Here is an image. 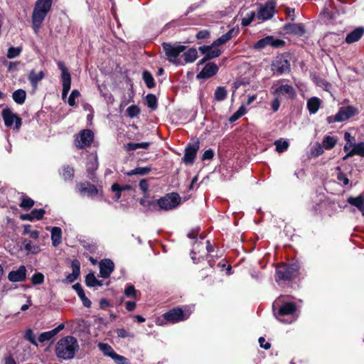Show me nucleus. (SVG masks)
I'll use <instances>...</instances> for the list:
<instances>
[{
	"label": "nucleus",
	"instance_id": "1",
	"mask_svg": "<svg viewBox=\"0 0 364 364\" xmlns=\"http://www.w3.org/2000/svg\"><path fill=\"white\" fill-rule=\"evenodd\" d=\"M79 350L77 339L72 336H67L60 338L55 345V355L60 360L73 359Z\"/></svg>",
	"mask_w": 364,
	"mask_h": 364
},
{
	"label": "nucleus",
	"instance_id": "2",
	"mask_svg": "<svg viewBox=\"0 0 364 364\" xmlns=\"http://www.w3.org/2000/svg\"><path fill=\"white\" fill-rule=\"evenodd\" d=\"M52 6V0H37L31 16L32 28L38 34Z\"/></svg>",
	"mask_w": 364,
	"mask_h": 364
},
{
	"label": "nucleus",
	"instance_id": "3",
	"mask_svg": "<svg viewBox=\"0 0 364 364\" xmlns=\"http://www.w3.org/2000/svg\"><path fill=\"white\" fill-rule=\"evenodd\" d=\"M162 46L169 62L177 66L183 65L181 59H182V54L186 50V47L184 46L178 44L171 45L170 43H164Z\"/></svg>",
	"mask_w": 364,
	"mask_h": 364
},
{
	"label": "nucleus",
	"instance_id": "4",
	"mask_svg": "<svg viewBox=\"0 0 364 364\" xmlns=\"http://www.w3.org/2000/svg\"><path fill=\"white\" fill-rule=\"evenodd\" d=\"M299 265L297 262L282 264L277 268L276 279L291 280L299 275Z\"/></svg>",
	"mask_w": 364,
	"mask_h": 364
},
{
	"label": "nucleus",
	"instance_id": "5",
	"mask_svg": "<svg viewBox=\"0 0 364 364\" xmlns=\"http://www.w3.org/2000/svg\"><path fill=\"white\" fill-rule=\"evenodd\" d=\"M181 202V198L177 193H170L156 200L159 210H171L177 208Z\"/></svg>",
	"mask_w": 364,
	"mask_h": 364
},
{
	"label": "nucleus",
	"instance_id": "6",
	"mask_svg": "<svg viewBox=\"0 0 364 364\" xmlns=\"http://www.w3.org/2000/svg\"><path fill=\"white\" fill-rule=\"evenodd\" d=\"M191 314V308L186 307L184 310L181 308L173 309L163 315L164 318L170 323H176L189 318Z\"/></svg>",
	"mask_w": 364,
	"mask_h": 364
},
{
	"label": "nucleus",
	"instance_id": "7",
	"mask_svg": "<svg viewBox=\"0 0 364 364\" xmlns=\"http://www.w3.org/2000/svg\"><path fill=\"white\" fill-rule=\"evenodd\" d=\"M358 113V109L353 106L342 107L339 109V111L336 115L328 117L327 121L329 124L336 122H343L355 116Z\"/></svg>",
	"mask_w": 364,
	"mask_h": 364
},
{
	"label": "nucleus",
	"instance_id": "8",
	"mask_svg": "<svg viewBox=\"0 0 364 364\" xmlns=\"http://www.w3.org/2000/svg\"><path fill=\"white\" fill-rule=\"evenodd\" d=\"M277 301H276L273 304V308L274 311V315L277 318L278 320H279L282 323H290L292 322L293 319H291L290 321H285L284 319H282V317L284 316H293L294 314L296 311V306L294 303L291 302H287L283 304L279 308L278 313L275 312V306L277 304Z\"/></svg>",
	"mask_w": 364,
	"mask_h": 364
},
{
	"label": "nucleus",
	"instance_id": "9",
	"mask_svg": "<svg viewBox=\"0 0 364 364\" xmlns=\"http://www.w3.org/2000/svg\"><path fill=\"white\" fill-rule=\"evenodd\" d=\"M58 68L61 70V80L63 85L62 98L63 100L67 97L68 93L70 90L71 76L64 63L61 61L58 63Z\"/></svg>",
	"mask_w": 364,
	"mask_h": 364
},
{
	"label": "nucleus",
	"instance_id": "10",
	"mask_svg": "<svg viewBox=\"0 0 364 364\" xmlns=\"http://www.w3.org/2000/svg\"><path fill=\"white\" fill-rule=\"evenodd\" d=\"M4 124L6 127H11L14 124V129L18 130L21 126V119L14 114L10 109H3L1 113Z\"/></svg>",
	"mask_w": 364,
	"mask_h": 364
},
{
	"label": "nucleus",
	"instance_id": "11",
	"mask_svg": "<svg viewBox=\"0 0 364 364\" xmlns=\"http://www.w3.org/2000/svg\"><path fill=\"white\" fill-rule=\"evenodd\" d=\"M93 139L94 134L91 130L83 129L76 136L75 143L76 146L82 149L89 146Z\"/></svg>",
	"mask_w": 364,
	"mask_h": 364
},
{
	"label": "nucleus",
	"instance_id": "12",
	"mask_svg": "<svg viewBox=\"0 0 364 364\" xmlns=\"http://www.w3.org/2000/svg\"><path fill=\"white\" fill-rule=\"evenodd\" d=\"M284 45L283 40L275 38L272 36H267L264 38L259 40L254 46L255 49H262L267 46H270L273 48L282 47Z\"/></svg>",
	"mask_w": 364,
	"mask_h": 364
},
{
	"label": "nucleus",
	"instance_id": "13",
	"mask_svg": "<svg viewBox=\"0 0 364 364\" xmlns=\"http://www.w3.org/2000/svg\"><path fill=\"white\" fill-rule=\"evenodd\" d=\"M272 70L278 75H282L290 70L289 62L284 56H278L273 61Z\"/></svg>",
	"mask_w": 364,
	"mask_h": 364
},
{
	"label": "nucleus",
	"instance_id": "14",
	"mask_svg": "<svg viewBox=\"0 0 364 364\" xmlns=\"http://www.w3.org/2000/svg\"><path fill=\"white\" fill-rule=\"evenodd\" d=\"M275 12V4L274 2H267L261 6L257 13L259 19L266 21L270 19Z\"/></svg>",
	"mask_w": 364,
	"mask_h": 364
},
{
	"label": "nucleus",
	"instance_id": "15",
	"mask_svg": "<svg viewBox=\"0 0 364 364\" xmlns=\"http://www.w3.org/2000/svg\"><path fill=\"white\" fill-rule=\"evenodd\" d=\"M198 149L199 143L198 141L189 144L185 149V154L183 158V162L186 164H192L194 162Z\"/></svg>",
	"mask_w": 364,
	"mask_h": 364
},
{
	"label": "nucleus",
	"instance_id": "16",
	"mask_svg": "<svg viewBox=\"0 0 364 364\" xmlns=\"http://www.w3.org/2000/svg\"><path fill=\"white\" fill-rule=\"evenodd\" d=\"M26 278V268L21 265L16 270L10 272L8 274V279L12 282H23Z\"/></svg>",
	"mask_w": 364,
	"mask_h": 364
},
{
	"label": "nucleus",
	"instance_id": "17",
	"mask_svg": "<svg viewBox=\"0 0 364 364\" xmlns=\"http://www.w3.org/2000/svg\"><path fill=\"white\" fill-rule=\"evenodd\" d=\"M114 264L109 259H105L100 262V274L103 278H108L113 272Z\"/></svg>",
	"mask_w": 364,
	"mask_h": 364
},
{
	"label": "nucleus",
	"instance_id": "18",
	"mask_svg": "<svg viewBox=\"0 0 364 364\" xmlns=\"http://www.w3.org/2000/svg\"><path fill=\"white\" fill-rule=\"evenodd\" d=\"M218 70V66L213 63L205 65L203 70L197 75L198 79H206L215 75Z\"/></svg>",
	"mask_w": 364,
	"mask_h": 364
},
{
	"label": "nucleus",
	"instance_id": "19",
	"mask_svg": "<svg viewBox=\"0 0 364 364\" xmlns=\"http://www.w3.org/2000/svg\"><path fill=\"white\" fill-rule=\"evenodd\" d=\"M274 94L278 96H285L291 99L296 97L295 90L290 85H282L279 86L274 90Z\"/></svg>",
	"mask_w": 364,
	"mask_h": 364
},
{
	"label": "nucleus",
	"instance_id": "20",
	"mask_svg": "<svg viewBox=\"0 0 364 364\" xmlns=\"http://www.w3.org/2000/svg\"><path fill=\"white\" fill-rule=\"evenodd\" d=\"M77 188L79 193L82 195L87 194L89 196L93 197L98 194L97 188L92 184L89 183H80L77 185Z\"/></svg>",
	"mask_w": 364,
	"mask_h": 364
},
{
	"label": "nucleus",
	"instance_id": "21",
	"mask_svg": "<svg viewBox=\"0 0 364 364\" xmlns=\"http://www.w3.org/2000/svg\"><path fill=\"white\" fill-rule=\"evenodd\" d=\"M284 30L287 33L302 36L306 32L305 27L301 23H287L284 26Z\"/></svg>",
	"mask_w": 364,
	"mask_h": 364
},
{
	"label": "nucleus",
	"instance_id": "22",
	"mask_svg": "<svg viewBox=\"0 0 364 364\" xmlns=\"http://www.w3.org/2000/svg\"><path fill=\"white\" fill-rule=\"evenodd\" d=\"M71 267H72V273L69 274L65 279V282L67 283H72L75 282L76 279H77L80 272V262L77 259H74L72 261L71 263Z\"/></svg>",
	"mask_w": 364,
	"mask_h": 364
},
{
	"label": "nucleus",
	"instance_id": "23",
	"mask_svg": "<svg viewBox=\"0 0 364 364\" xmlns=\"http://www.w3.org/2000/svg\"><path fill=\"white\" fill-rule=\"evenodd\" d=\"M238 33V29L231 28L226 33L222 35L220 38L216 39L213 43V46H220L221 45L225 44L229 40H230L233 36H236Z\"/></svg>",
	"mask_w": 364,
	"mask_h": 364
},
{
	"label": "nucleus",
	"instance_id": "24",
	"mask_svg": "<svg viewBox=\"0 0 364 364\" xmlns=\"http://www.w3.org/2000/svg\"><path fill=\"white\" fill-rule=\"evenodd\" d=\"M214 47L215 46L213 44L210 46H200L199 50L202 53L206 55L207 58L212 59L218 57L221 54L220 50Z\"/></svg>",
	"mask_w": 364,
	"mask_h": 364
},
{
	"label": "nucleus",
	"instance_id": "25",
	"mask_svg": "<svg viewBox=\"0 0 364 364\" xmlns=\"http://www.w3.org/2000/svg\"><path fill=\"white\" fill-rule=\"evenodd\" d=\"M331 4L334 6L336 9L341 10H344L346 9L344 6H343V5H345L346 4L344 0H336V1H334V0H329V3L326 4L325 9L323 12L321 14V15L323 16L324 18L326 16L331 18V11L329 9L331 7Z\"/></svg>",
	"mask_w": 364,
	"mask_h": 364
},
{
	"label": "nucleus",
	"instance_id": "26",
	"mask_svg": "<svg viewBox=\"0 0 364 364\" xmlns=\"http://www.w3.org/2000/svg\"><path fill=\"white\" fill-rule=\"evenodd\" d=\"M364 34V28L358 27L349 33L346 38V42L348 43H353L361 38Z\"/></svg>",
	"mask_w": 364,
	"mask_h": 364
},
{
	"label": "nucleus",
	"instance_id": "27",
	"mask_svg": "<svg viewBox=\"0 0 364 364\" xmlns=\"http://www.w3.org/2000/svg\"><path fill=\"white\" fill-rule=\"evenodd\" d=\"M182 59L181 61L183 63L182 65L186 63H191L194 62L198 57V51L196 48H190L187 51H183L182 54Z\"/></svg>",
	"mask_w": 364,
	"mask_h": 364
},
{
	"label": "nucleus",
	"instance_id": "28",
	"mask_svg": "<svg viewBox=\"0 0 364 364\" xmlns=\"http://www.w3.org/2000/svg\"><path fill=\"white\" fill-rule=\"evenodd\" d=\"M348 203L351 205L356 207L364 215V198L363 196L360 195L357 197L350 196L347 200Z\"/></svg>",
	"mask_w": 364,
	"mask_h": 364
},
{
	"label": "nucleus",
	"instance_id": "29",
	"mask_svg": "<svg viewBox=\"0 0 364 364\" xmlns=\"http://www.w3.org/2000/svg\"><path fill=\"white\" fill-rule=\"evenodd\" d=\"M45 77V73L43 71H40L38 73H36L33 70H31L28 76V79L31 83L32 86L34 88H36L38 82L42 80Z\"/></svg>",
	"mask_w": 364,
	"mask_h": 364
},
{
	"label": "nucleus",
	"instance_id": "30",
	"mask_svg": "<svg viewBox=\"0 0 364 364\" xmlns=\"http://www.w3.org/2000/svg\"><path fill=\"white\" fill-rule=\"evenodd\" d=\"M51 240L54 247H57L62 242V230L59 227L51 228Z\"/></svg>",
	"mask_w": 364,
	"mask_h": 364
},
{
	"label": "nucleus",
	"instance_id": "31",
	"mask_svg": "<svg viewBox=\"0 0 364 364\" xmlns=\"http://www.w3.org/2000/svg\"><path fill=\"white\" fill-rule=\"evenodd\" d=\"M321 101L318 97H314L307 101V108L311 114H315L319 109Z\"/></svg>",
	"mask_w": 364,
	"mask_h": 364
},
{
	"label": "nucleus",
	"instance_id": "32",
	"mask_svg": "<svg viewBox=\"0 0 364 364\" xmlns=\"http://www.w3.org/2000/svg\"><path fill=\"white\" fill-rule=\"evenodd\" d=\"M99 349L103 353V354L107 357H110L112 359L116 355V352L114 350L112 347L107 343H98Z\"/></svg>",
	"mask_w": 364,
	"mask_h": 364
},
{
	"label": "nucleus",
	"instance_id": "33",
	"mask_svg": "<svg viewBox=\"0 0 364 364\" xmlns=\"http://www.w3.org/2000/svg\"><path fill=\"white\" fill-rule=\"evenodd\" d=\"M26 97V92L25 90L18 89L14 91L12 94V98L14 101L18 104L22 105L24 103Z\"/></svg>",
	"mask_w": 364,
	"mask_h": 364
},
{
	"label": "nucleus",
	"instance_id": "34",
	"mask_svg": "<svg viewBox=\"0 0 364 364\" xmlns=\"http://www.w3.org/2000/svg\"><path fill=\"white\" fill-rule=\"evenodd\" d=\"M336 143L337 139L336 137L327 135L324 136L322 145L325 149L329 150L333 149L336 146Z\"/></svg>",
	"mask_w": 364,
	"mask_h": 364
},
{
	"label": "nucleus",
	"instance_id": "35",
	"mask_svg": "<svg viewBox=\"0 0 364 364\" xmlns=\"http://www.w3.org/2000/svg\"><path fill=\"white\" fill-rule=\"evenodd\" d=\"M25 250L31 254L36 255L41 252V248L38 245H34L31 240H24L23 242Z\"/></svg>",
	"mask_w": 364,
	"mask_h": 364
},
{
	"label": "nucleus",
	"instance_id": "36",
	"mask_svg": "<svg viewBox=\"0 0 364 364\" xmlns=\"http://www.w3.org/2000/svg\"><path fill=\"white\" fill-rule=\"evenodd\" d=\"M143 80L148 88H152L155 86L154 79L151 73L145 70L142 73Z\"/></svg>",
	"mask_w": 364,
	"mask_h": 364
},
{
	"label": "nucleus",
	"instance_id": "37",
	"mask_svg": "<svg viewBox=\"0 0 364 364\" xmlns=\"http://www.w3.org/2000/svg\"><path fill=\"white\" fill-rule=\"evenodd\" d=\"M85 283L87 286L91 287L102 285V282L98 281L93 273H90L86 276Z\"/></svg>",
	"mask_w": 364,
	"mask_h": 364
},
{
	"label": "nucleus",
	"instance_id": "38",
	"mask_svg": "<svg viewBox=\"0 0 364 364\" xmlns=\"http://www.w3.org/2000/svg\"><path fill=\"white\" fill-rule=\"evenodd\" d=\"M151 168L150 167H137L134 169L131 170L129 171L127 174L128 176H133V175H146L151 171Z\"/></svg>",
	"mask_w": 364,
	"mask_h": 364
},
{
	"label": "nucleus",
	"instance_id": "39",
	"mask_svg": "<svg viewBox=\"0 0 364 364\" xmlns=\"http://www.w3.org/2000/svg\"><path fill=\"white\" fill-rule=\"evenodd\" d=\"M227 97V90L224 87H218L214 93L215 100L223 101Z\"/></svg>",
	"mask_w": 364,
	"mask_h": 364
},
{
	"label": "nucleus",
	"instance_id": "40",
	"mask_svg": "<svg viewBox=\"0 0 364 364\" xmlns=\"http://www.w3.org/2000/svg\"><path fill=\"white\" fill-rule=\"evenodd\" d=\"M247 112V109L244 105H241L237 112H235L229 119L230 122H234L243 116Z\"/></svg>",
	"mask_w": 364,
	"mask_h": 364
},
{
	"label": "nucleus",
	"instance_id": "41",
	"mask_svg": "<svg viewBox=\"0 0 364 364\" xmlns=\"http://www.w3.org/2000/svg\"><path fill=\"white\" fill-rule=\"evenodd\" d=\"M146 102L147 106L151 109L154 110L157 108V100L154 95L149 94L146 97Z\"/></svg>",
	"mask_w": 364,
	"mask_h": 364
},
{
	"label": "nucleus",
	"instance_id": "42",
	"mask_svg": "<svg viewBox=\"0 0 364 364\" xmlns=\"http://www.w3.org/2000/svg\"><path fill=\"white\" fill-rule=\"evenodd\" d=\"M22 51V48L21 47H14L11 46L8 49V52L6 56L9 59L14 58L18 57Z\"/></svg>",
	"mask_w": 364,
	"mask_h": 364
},
{
	"label": "nucleus",
	"instance_id": "43",
	"mask_svg": "<svg viewBox=\"0 0 364 364\" xmlns=\"http://www.w3.org/2000/svg\"><path fill=\"white\" fill-rule=\"evenodd\" d=\"M62 176L64 180H71L74 176V169L70 166H65L62 170Z\"/></svg>",
	"mask_w": 364,
	"mask_h": 364
},
{
	"label": "nucleus",
	"instance_id": "44",
	"mask_svg": "<svg viewBox=\"0 0 364 364\" xmlns=\"http://www.w3.org/2000/svg\"><path fill=\"white\" fill-rule=\"evenodd\" d=\"M255 17V12L250 11L242 18L241 24L242 26H249Z\"/></svg>",
	"mask_w": 364,
	"mask_h": 364
},
{
	"label": "nucleus",
	"instance_id": "45",
	"mask_svg": "<svg viewBox=\"0 0 364 364\" xmlns=\"http://www.w3.org/2000/svg\"><path fill=\"white\" fill-rule=\"evenodd\" d=\"M80 92L77 90H73L69 97L68 98L67 102L68 104L71 106L74 107L76 105L75 99L78 98L80 97Z\"/></svg>",
	"mask_w": 364,
	"mask_h": 364
},
{
	"label": "nucleus",
	"instance_id": "46",
	"mask_svg": "<svg viewBox=\"0 0 364 364\" xmlns=\"http://www.w3.org/2000/svg\"><path fill=\"white\" fill-rule=\"evenodd\" d=\"M353 150L355 155L364 157V142L353 144Z\"/></svg>",
	"mask_w": 364,
	"mask_h": 364
},
{
	"label": "nucleus",
	"instance_id": "47",
	"mask_svg": "<svg viewBox=\"0 0 364 364\" xmlns=\"http://www.w3.org/2000/svg\"><path fill=\"white\" fill-rule=\"evenodd\" d=\"M31 225H24L23 233L24 235H29L31 238L37 239L39 237V232L38 230H31Z\"/></svg>",
	"mask_w": 364,
	"mask_h": 364
},
{
	"label": "nucleus",
	"instance_id": "48",
	"mask_svg": "<svg viewBox=\"0 0 364 364\" xmlns=\"http://www.w3.org/2000/svg\"><path fill=\"white\" fill-rule=\"evenodd\" d=\"M55 336V334L53 333V331H49L46 332H43L40 334L38 337V341L41 343H43L45 341H50L52 338Z\"/></svg>",
	"mask_w": 364,
	"mask_h": 364
},
{
	"label": "nucleus",
	"instance_id": "49",
	"mask_svg": "<svg viewBox=\"0 0 364 364\" xmlns=\"http://www.w3.org/2000/svg\"><path fill=\"white\" fill-rule=\"evenodd\" d=\"M274 144L276 146V150L279 153L287 150L289 146V143L286 141H282L281 140H277Z\"/></svg>",
	"mask_w": 364,
	"mask_h": 364
},
{
	"label": "nucleus",
	"instance_id": "50",
	"mask_svg": "<svg viewBox=\"0 0 364 364\" xmlns=\"http://www.w3.org/2000/svg\"><path fill=\"white\" fill-rule=\"evenodd\" d=\"M127 113L129 117L133 118L139 114L140 109L136 105H132L127 109Z\"/></svg>",
	"mask_w": 364,
	"mask_h": 364
},
{
	"label": "nucleus",
	"instance_id": "51",
	"mask_svg": "<svg viewBox=\"0 0 364 364\" xmlns=\"http://www.w3.org/2000/svg\"><path fill=\"white\" fill-rule=\"evenodd\" d=\"M31 282L33 284H41L44 282V275L41 272L35 273L31 277Z\"/></svg>",
	"mask_w": 364,
	"mask_h": 364
},
{
	"label": "nucleus",
	"instance_id": "52",
	"mask_svg": "<svg viewBox=\"0 0 364 364\" xmlns=\"http://www.w3.org/2000/svg\"><path fill=\"white\" fill-rule=\"evenodd\" d=\"M97 157H93L87 164V169L90 173H92L97 168Z\"/></svg>",
	"mask_w": 364,
	"mask_h": 364
},
{
	"label": "nucleus",
	"instance_id": "53",
	"mask_svg": "<svg viewBox=\"0 0 364 364\" xmlns=\"http://www.w3.org/2000/svg\"><path fill=\"white\" fill-rule=\"evenodd\" d=\"M34 205V201L30 198H23L20 206L26 210L30 209Z\"/></svg>",
	"mask_w": 364,
	"mask_h": 364
},
{
	"label": "nucleus",
	"instance_id": "54",
	"mask_svg": "<svg viewBox=\"0 0 364 364\" xmlns=\"http://www.w3.org/2000/svg\"><path fill=\"white\" fill-rule=\"evenodd\" d=\"M336 170H338L339 172L337 175V179L339 182L343 183L344 186H346L349 183V180L347 178V176L341 171V168L339 166L336 167Z\"/></svg>",
	"mask_w": 364,
	"mask_h": 364
},
{
	"label": "nucleus",
	"instance_id": "55",
	"mask_svg": "<svg viewBox=\"0 0 364 364\" xmlns=\"http://www.w3.org/2000/svg\"><path fill=\"white\" fill-rule=\"evenodd\" d=\"M45 213L46 212L43 209H34L31 211V218H33V220H41L43 217Z\"/></svg>",
	"mask_w": 364,
	"mask_h": 364
},
{
	"label": "nucleus",
	"instance_id": "56",
	"mask_svg": "<svg viewBox=\"0 0 364 364\" xmlns=\"http://www.w3.org/2000/svg\"><path fill=\"white\" fill-rule=\"evenodd\" d=\"M25 338L29 341L32 344L35 346H38V343L36 341V336L31 329H28L26 331L25 333Z\"/></svg>",
	"mask_w": 364,
	"mask_h": 364
},
{
	"label": "nucleus",
	"instance_id": "57",
	"mask_svg": "<svg viewBox=\"0 0 364 364\" xmlns=\"http://www.w3.org/2000/svg\"><path fill=\"white\" fill-rule=\"evenodd\" d=\"M117 334L118 337L119 338H133L134 335L127 331H126L124 328H118L116 330Z\"/></svg>",
	"mask_w": 364,
	"mask_h": 364
},
{
	"label": "nucleus",
	"instance_id": "58",
	"mask_svg": "<svg viewBox=\"0 0 364 364\" xmlns=\"http://www.w3.org/2000/svg\"><path fill=\"white\" fill-rule=\"evenodd\" d=\"M111 189L113 192L115 193V196L114 197V200L117 201L121 197V191L119 189V185L117 183L112 184Z\"/></svg>",
	"mask_w": 364,
	"mask_h": 364
},
{
	"label": "nucleus",
	"instance_id": "59",
	"mask_svg": "<svg viewBox=\"0 0 364 364\" xmlns=\"http://www.w3.org/2000/svg\"><path fill=\"white\" fill-rule=\"evenodd\" d=\"M113 360L117 364H130L127 358L117 353H116L113 358Z\"/></svg>",
	"mask_w": 364,
	"mask_h": 364
},
{
	"label": "nucleus",
	"instance_id": "60",
	"mask_svg": "<svg viewBox=\"0 0 364 364\" xmlns=\"http://www.w3.org/2000/svg\"><path fill=\"white\" fill-rule=\"evenodd\" d=\"M323 145H321L320 144L317 143L314 147V149L312 150V154L314 156H318L321 155L323 153Z\"/></svg>",
	"mask_w": 364,
	"mask_h": 364
},
{
	"label": "nucleus",
	"instance_id": "61",
	"mask_svg": "<svg viewBox=\"0 0 364 364\" xmlns=\"http://www.w3.org/2000/svg\"><path fill=\"white\" fill-rule=\"evenodd\" d=\"M136 289L132 285L127 287L124 290V294L128 297L136 298Z\"/></svg>",
	"mask_w": 364,
	"mask_h": 364
},
{
	"label": "nucleus",
	"instance_id": "62",
	"mask_svg": "<svg viewBox=\"0 0 364 364\" xmlns=\"http://www.w3.org/2000/svg\"><path fill=\"white\" fill-rule=\"evenodd\" d=\"M214 155H215L214 151L211 149H209L205 151V152L203 153V154L202 156V160L203 161L210 160L213 158Z\"/></svg>",
	"mask_w": 364,
	"mask_h": 364
},
{
	"label": "nucleus",
	"instance_id": "63",
	"mask_svg": "<svg viewBox=\"0 0 364 364\" xmlns=\"http://www.w3.org/2000/svg\"><path fill=\"white\" fill-rule=\"evenodd\" d=\"M140 203L145 207H148L149 208H155V206L157 205L156 202L154 200H146L145 199H141Z\"/></svg>",
	"mask_w": 364,
	"mask_h": 364
},
{
	"label": "nucleus",
	"instance_id": "64",
	"mask_svg": "<svg viewBox=\"0 0 364 364\" xmlns=\"http://www.w3.org/2000/svg\"><path fill=\"white\" fill-rule=\"evenodd\" d=\"M258 341H259V346L261 348H263L266 350H268L270 348L271 344L269 342L266 341L264 338L260 337L259 338Z\"/></svg>",
	"mask_w": 364,
	"mask_h": 364
}]
</instances>
